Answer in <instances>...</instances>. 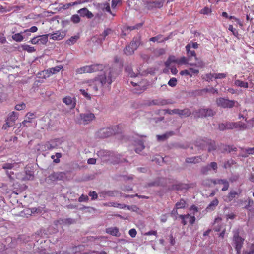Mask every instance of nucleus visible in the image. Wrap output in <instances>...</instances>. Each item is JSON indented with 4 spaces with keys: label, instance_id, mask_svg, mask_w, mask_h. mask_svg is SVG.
Masks as SVG:
<instances>
[{
    "label": "nucleus",
    "instance_id": "f257e3e1",
    "mask_svg": "<svg viewBox=\"0 0 254 254\" xmlns=\"http://www.w3.org/2000/svg\"><path fill=\"white\" fill-rule=\"evenodd\" d=\"M114 78L113 69L107 68L104 69L103 74L97 76L94 80L88 82L89 91L94 96H96L99 89L102 88H109Z\"/></svg>",
    "mask_w": 254,
    "mask_h": 254
},
{
    "label": "nucleus",
    "instance_id": "f03ea898",
    "mask_svg": "<svg viewBox=\"0 0 254 254\" xmlns=\"http://www.w3.org/2000/svg\"><path fill=\"white\" fill-rule=\"evenodd\" d=\"M121 133L122 129L121 126L117 125L116 126L99 129L96 132V136L99 138H106Z\"/></svg>",
    "mask_w": 254,
    "mask_h": 254
},
{
    "label": "nucleus",
    "instance_id": "7ed1b4c3",
    "mask_svg": "<svg viewBox=\"0 0 254 254\" xmlns=\"http://www.w3.org/2000/svg\"><path fill=\"white\" fill-rule=\"evenodd\" d=\"M195 145L202 150L207 148L208 152L215 150L217 149L214 141L207 138H198L195 141Z\"/></svg>",
    "mask_w": 254,
    "mask_h": 254
},
{
    "label": "nucleus",
    "instance_id": "20e7f679",
    "mask_svg": "<svg viewBox=\"0 0 254 254\" xmlns=\"http://www.w3.org/2000/svg\"><path fill=\"white\" fill-rule=\"evenodd\" d=\"M244 240V238L239 235V230L238 229L233 231L232 242L237 254H239L241 253Z\"/></svg>",
    "mask_w": 254,
    "mask_h": 254
},
{
    "label": "nucleus",
    "instance_id": "39448f33",
    "mask_svg": "<svg viewBox=\"0 0 254 254\" xmlns=\"http://www.w3.org/2000/svg\"><path fill=\"white\" fill-rule=\"evenodd\" d=\"M103 65L101 64H96L91 65H86L76 69V72L78 74L85 73H92L103 69Z\"/></svg>",
    "mask_w": 254,
    "mask_h": 254
},
{
    "label": "nucleus",
    "instance_id": "423d86ee",
    "mask_svg": "<svg viewBox=\"0 0 254 254\" xmlns=\"http://www.w3.org/2000/svg\"><path fill=\"white\" fill-rule=\"evenodd\" d=\"M18 116V114L14 111L9 113L6 120V123L3 125L2 128L3 129H7L8 127H12L17 120Z\"/></svg>",
    "mask_w": 254,
    "mask_h": 254
},
{
    "label": "nucleus",
    "instance_id": "0eeeda50",
    "mask_svg": "<svg viewBox=\"0 0 254 254\" xmlns=\"http://www.w3.org/2000/svg\"><path fill=\"white\" fill-rule=\"evenodd\" d=\"M216 103L219 107L224 108H232L235 106L237 102L225 98H220L217 99Z\"/></svg>",
    "mask_w": 254,
    "mask_h": 254
},
{
    "label": "nucleus",
    "instance_id": "6e6552de",
    "mask_svg": "<svg viewBox=\"0 0 254 254\" xmlns=\"http://www.w3.org/2000/svg\"><path fill=\"white\" fill-rule=\"evenodd\" d=\"M97 155L102 159H104L105 161L108 160L111 162H118L117 161L114 160L113 158L114 157V153L110 151L105 150H100L97 151Z\"/></svg>",
    "mask_w": 254,
    "mask_h": 254
},
{
    "label": "nucleus",
    "instance_id": "1a4fd4ad",
    "mask_svg": "<svg viewBox=\"0 0 254 254\" xmlns=\"http://www.w3.org/2000/svg\"><path fill=\"white\" fill-rule=\"evenodd\" d=\"M80 124H88L95 119V115L92 113H82L80 115Z\"/></svg>",
    "mask_w": 254,
    "mask_h": 254
},
{
    "label": "nucleus",
    "instance_id": "9d476101",
    "mask_svg": "<svg viewBox=\"0 0 254 254\" xmlns=\"http://www.w3.org/2000/svg\"><path fill=\"white\" fill-rule=\"evenodd\" d=\"M38 146L40 147V148L38 149V150H42V151L52 150L57 148L58 146L56 142L54 140L47 142L43 145L38 144Z\"/></svg>",
    "mask_w": 254,
    "mask_h": 254
},
{
    "label": "nucleus",
    "instance_id": "9b49d317",
    "mask_svg": "<svg viewBox=\"0 0 254 254\" xmlns=\"http://www.w3.org/2000/svg\"><path fill=\"white\" fill-rule=\"evenodd\" d=\"M179 218L181 219V223L184 226L187 224L186 219H189V223L191 225L194 224L195 222V217H194V215L190 216V214L188 213L187 214H180L179 215Z\"/></svg>",
    "mask_w": 254,
    "mask_h": 254
},
{
    "label": "nucleus",
    "instance_id": "f8f14e48",
    "mask_svg": "<svg viewBox=\"0 0 254 254\" xmlns=\"http://www.w3.org/2000/svg\"><path fill=\"white\" fill-rule=\"evenodd\" d=\"M65 174L63 172H56V173H52L49 176L48 179L52 182L62 180L64 178Z\"/></svg>",
    "mask_w": 254,
    "mask_h": 254
},
{
    "label": "nucleus",
    "instance_id": "ddd939ff",
    "mask_svg": "<svg viewBox=\"0 0 254 254\" xmlns=\"http://www.w3.org/2000/svg\"><path fill=\"white\" fill-rule=\"evenodd\" d=\"M164 3V0L150 1L147 2L146 7L148 9H151L153 8H161L163 7Z\"/></svg>",
    "mask_w": 254,
    "mask_h": 254
},
{
    "label": "nucleus",
    "instance_id": "4468645a",
    "mask_svg": "<svg viewBox=\"0 0 254 254\" xmlns=\"http://www.w3.org/2000/svg\"><path fill=\"white\" fill-rule=\"evenodd\" d=\"M63 102L68 106L70 109H73L76 106L75 98L70 96H66L62 100Z\"/></svg>",
    "mask_w": 254,
    "mask_h": 254
},
{
    "label": "nucleus",
    "instance_id": "2eb2a0df",
    "mask_svg": "<svg viewBox=\"0 0 254 254\" xmlns=\"http://www.w3.org/2000/svg\"><path fill=\"white\" fill-rule=\"evenodd\" d=\"M63 68V66L62 65H58L54 67L50 68L45 70V73L48 77H50V76L59 72Z\"/></svg>",
    "mask_w": 254,
    "mask_h": 254
},
{
    "label": "nucleus",
    "instance_id": "dca6fc26",
    "mask_svg": "<svg viewBox=\"0 0 254 254\" xmlns=\"http://www.w3.org/2000/svg\"><path fill=\"white\" fill-rule=\"evenodd\" d=\"M78 13L82 17H87L88 18H92L94 17L93 13L89 11L87 8H81L77 11Z\"/></svg>",
    "mask_w": 254,
    "mask_h": 254
},
{
    "label": "nucleus",
    "instance_id": "f3484780",
    "mask_svg": "<svg viewBox=\"0 0 254 254\" xmlns=\"http://www.w3.org/2000/svg\"><path fill=\"white\" fill-rule=\"evenodd\" d=\"M223 185L224 186L222 189V191H226L229 189L230 184L229 182L226 179H215V185Z\"/></svg>",
    "mask_w": 254,
    "mask_h": 254
},
{
    "label": "nucleus",
    "instance_id": "a211bd4d",
    "mask_svg": "<svg viewBox=\"0 0 254 254\" xmlns=\"http://www.w3.org/2000/svg\"><path fill=\"white\" fill-rule=\"evenodd\" d=\"M191 111L188 108L183 110L178 109L177 114L181 118L188 117L191 115Z\"/></svg>",
    "mask_w": 254,
    "mask_h": 254
},
{
    "label": "nucleus",
    "instance_id": "6ab92c4d",
    "mask_svg": "<svg viewBox=\"0 0 254 254\" xmlns=\"http://www.w3.org/2000/svg\"><path fill=\"white\" fill-rule=\"evenodd\" d=\"M106 232L114 236L119 237L121 235L118 228L117 227H110L106 229Z\"/></svg>",
    "mask_w": 254,
    "mask_h": 254
},
{
    "label": "nucleus",
    "instance_id": "aec40b11",
    "mask_svg": "<svg viewBox=\"0 0 254 254\" xmlns=\"http://www.w3.org/2000/svg\"><path fill=\"white\" fill-rule=\"evenodd\" d=\"M202 161L201 156H194L191 157H188L186 158V162L188 163H198Z\"/></svg>",
    "mask_w": 254,
    "mask_h": 254
},
{
    "label": "nucleus",
    "instance_id": "412c9836",
    "mask_svg": "<svg viewBox=\"0 0 254 254\" xmlns=\"http://www.w3.org/2000/svg\"><path fill=\"white\" fill-rule=\"evenodd\" d=\"M129 45L132 46L133 49L136 50L140 45V37H134Z\"/></svg>",
    "mask_w": 254,
    "mask_h": 254
},
{
    "label": "nucleus",
    "instance_id": "4be33fe9",
    "mask_svg": "<svg viewBox=\"0 0 254 254\" xmlns=\"http://www.w3.org/2000/svg\"><path fill=\"white\" fill-rule=\"evenodd\" d=\"M247 127V124L243 122L240 121L234 122V128H239L240 130H245Z\"/></svg>",
    "mask_w": 254,
    "mask_h": 254
},
{
    "label": "nucleus",
    "instance_id": "5701e85b",
    "mask_svg": "<svg viewBox=\"0 0 254 254\" xmlns=\"http://www.w3.org/2000/svg\"><path fill=\"white\" fill-rule=\"evenodd\" d=\"M64 37V33H61L59 31L54 32L50 36V38L54 40H60V39H63Z\"/></svg>",
    "mask_w": 254,
    "mask_h": 254
},
{
    "label": "nucleus",
    "instance_id": "b1692460",
    "mask_svg": "<svg viewBox=\"0 0 254 254\" xmlns=\"http://www.w3.org/2000/svg\"><path fill=\"white\" fill-rule=\"evenodd\" d=\"M191 44H188L186 46V50H187V55H188V58H190L192 57H194L196 60L197 58L196 56L195 52L194 50H190Z\"/></svg>",
    "mask_w": 254,
    "mask_h": 254
},
{
    "label": "nucleus",
    "instance_id": "393cba45",
    "mask_svg": "<svg viewBox=\"0 0 254 254\" xmlns=\"http://www.w3.org/2000/svg\"><path fill=\"white\" fill-rule=\"evenodd\" d=\"M49 34H43L38 36V44L40 45H46L48 42V36Z\"/></svg>",
    "mask_w": 254,
    "mask_h": 254
},
{
    "label": "nucleus",
    "instance_id": "a878e982",
    "mask_svg": "<svg viewBox=\"0 0 254 254\" xmlns=\"http://www.w3.org/2000/svg\"><path fill=\"white\" fill-rule=\"evenodd\" d=\"M219 204V200L217 198H215L213 200H212L209 204L207 206L206 210L208 211H212L215 209L216 207Z\"/></svg>",
    "mask_w": 254,
    "mask_h": 254
},
{
    "label": "nucleus",
    "instance_id": "bb28decb",
    "mask_svg": "<svg viewBox=\"0 0 254 254\" xmlns=\"http://www.w3.org/2000/svg\"><path fill=\"white\" fill-rule=\"evenodd\" d=\"M17 179L21 181L32 180L34 179V175L33 173L28 171V172H25V176L24 177H20L18 176Z\"/></svg>",
    "mask_w": 254,
    "mask_h": 254
},
{
    "label": "nucleus",
    "instance_id": "cd10ccee",
    "mask_svg": "<svg viewBox=\"0 0 254 254\" xmlns=\"http://www.w3.org/2000/svg\"><path fill=\"white\" fill-rule=\"evenodd\" d=\"M178 59L176 58L175 56H170L167 61L165 63L166 67H169L172 63H175L178 64Z\"/></svg>",
    "mask_w": 254,
    "mask_h": 254
},
{
    "label": "nucleus",
    "instance_id": "c85d7f7f",
    "mask_svg": "<svg viewBox=\"0 0 254 254\" xmlns=\"http://www.w3.org/2000/svg\"><path fill=\"white\" fill-rule=\"evenodd\" d=\"M188 187L187 185L183 184H178L173 185L170 188H169L170 190H182L183 189H187Z\"/></svg>",
    "mask_w": 254,
    "mask_h": 254
},
{
    "label": "nucleus",
    "instance_id": "c756f323",
    "mask_svg": "<svg viewBox=\"0 0 254 254\" xmlns=\"http://www.w3.org/2000/svg\"><path fill=\"white\" fill-rule=\"evenodd\" d=\"M22 33L23 32H21L20 33L14 34L11 36V38L13 40L16 42H21L24 39V37L22 34Z\"/></svg>",
    "mask_w": 254,
    "mask_h": 254
},
{
    "label": "nucleus",
    "instance_id": "7c9ffc66",
    "mask_svg": "<svg viewBox=\"0 0 254 254\" xmlns=\"http://www.w3.org/2000/svg\"><path fill=\"white\" fill-rule=\"evenodd\" d=\"M130 83L133 86H137V88L135 89L134 90V93L135 94H141L142 92H143L145 90V88L144 86L141 87L140 85H137V83L134 81H130Z\"/></svg>",
    "mask_w": 254,
    "mask_h": 254
},
{
    "label": "nucleus",
    "instance_id": "2f4dec72",
    "mask_svg": "<svg viewBox=\"0 0 254 254\" xmlns=\"http://www.w3.org/2000/svg\"><path fill=\"white\" fill-rule=\"evenodd\" d=\"M234 84L238 87L243 88H248V82H247V81H242V80H239V79H236L234 81Z\"/></svg>",
    "mask_w": 254,
    "mask_h": 254
},
{
    "label": "nucleus",
    "instance_id": "473e14b6",
    "mask_svg": "<svg viewBox=\"0 0 254 254\" xmlns=\"http://www.w3.org/2000/svg\"><path fill=\"white\" fill-rule=\"evenodd\" d=\"M142 26V23H140L136 24L135 26H127L125 28H124V30H123V33L124 35H126L127 33L125 31H131L132 30L134 29H138L140 28Z\"/></svg>",
    "mask_w": 254,
    "mask_h": 254
},
{
    "label": "nucleus",
    "instance_id": "72a5a7b5",
    "mask_svg": "<svg viewBox=\"0 0 254 254\" xmlns=\"http://www.w3.org/2000/svg\"><path fill=\"white\" fill-rule=\"evenodd\" d=\"M215 179H206L202 181V185L204 187H210L212 184L215 185Z\"/></svg>",
    "mask_w": 254,
    "mask_h": 254
},
{
    "label": "nucleus",
    "instance_id": "f704fd0d",
    "mask_svg": "<svg viewBox=\"0 0 254 254\" xmlns=\"http://www.w3.org/2000/svg\"><path fill=\"white\" fill-rule=\"evenodd\" d=\"M21 48L23 51L30 53L35 52L36 50L34 47L26 44L21 45Z\"/></svg>",
    "mask_w": 254,
    "mask_h": 254
},
{
    "label": "nucleus",
    "instance_id": "c9c22d12",
    "mask_svg": "<svg viewBox=\"0 0 254 254\" xmlns=\"http://www.w3.org/2000/svg\"><path fill=\"white\" fill-rule=\"evenodd\" d=\"M173 135V132H170L168 133H166L162 135H157V138L158 141H164L166 140L169 136H171Z\"/></svg>",
    "mask_w": 254,
    "mask_h": 254
},
{
    "label": "nucleus",
    "instance_id": "e433bc0d",
    "mask_svg": "<svg viewBox=\"0 0 254 254\" xmlns=\"http://www.w3.org/2000/svg\"><path fill=\"white\" fill-rule=\"evenodd\" d=\"M206 109H199L198 111L196 112L194 114L195 118L206 117Z\"/></svg>",
    "mask_w": 254,
    "mask_h": 254
},
{
    "label": "nucleus",
    "instance_id": "4c0bfd02",
    "mask_svg": "<svg viewBox=\"0 0 254 254\" xmlns=\"http://www.w3.org/2000/svg\"><path fill=\"white\" fill-rule=\"evenodd\" d=\"M18 165L17 163H5L2 166V168L4 169H14Z\"/></svg>",
    "mask_w": 254,
    "mask_h": 254
},
{
    "label": "nucleus",
    "instance_id": "58836bf2",
    "mask_svg": "<svg viewBox=\"0 0 254 254\" xmlns=\"http://www.w3.org/2000/svg\"><path fill=\"white\" fill-rule=\"evenodd\" d=\"M135 51V50L132 49V46L129 45L127 46L124 50L125 54L127 55H132Z\"/></svg>",
    "mask_w": 254,
    "mask_h": 254
},
{
    "label": "nucleus",
    "instance_id": "ea45409f",
    "mask_svg": "<svg viewBox=\"0 0 254 254\" xmlns=\"http://www.w3.org/2000/svg\"><path fill=\"white\" fill-rule=\"evenodd\" d=\"M79 38V36H73L67 40L66 42V43L68 45H73L77 41Z\"/></svg>",
    "mask_w": 254,
    "mask_h": 254
},
{
    "label": "nucleus",
    "instance_id": "a19ab883",
    "mask_svg": "<svg viewBox=\"0 0 254 254\" xmlns=\"http://www.w3.org/2000/svg\"><path fill=\"white\" fill-rule=\"evenodd\" d=\"M186 205V201L183 199H181L179 201L177 202L175 205V207L176 209H181L184 208L185 207V205Z\"/></svg>",
    "mask_w": 254,
    "mask_h": 254
},
{
    "label": "nucleus",
    "instance_id": "79ce46f5",
    "mask_svg": "<svg viewBox=\"0 0 254 254\" xmlns=\"http://www.w3.org/2000/svg\"><path fill=\"white\" fill-rule=\"evenodd\" d=\"M163 37V36L162 34H158L155 37H152L151 38L149 39V41L153 42H158V43H162V38Z\"/></svg>",
    "mask_w": 254,
    "mask_h": 254
},
{
    "label": "nucleus",
    "instance_id": "37998d69",
    "mask_svg": "<svg viewBox=\"0 0 254 254\" xmlns=\"http://www.w3.org/2000/svg\"><path fill=\"white\" fill-rule=\"evenodd\" d=\"M62 157V154L61 153H56L54 155L51 156V158L54 159V162L58 163L60 162V158Z\"/></svg>",
    "mask_w": 254,
    "mask_h": 254
},
{
    "label": "nucleus",
    "instance_id": "c03bdc74",
    "mask_svg": "<svg viewBox=\"0 0 254 254\" xmlns=\"http://www.w3.org/2000/svg\"><path fill=\"white\" fill-rule=\"evenodd\" d=\"M238 196V193L235 191H231L229 192L228 195H227V198L229 201L233 200L234 198L236 196Z\"/></svg>",
    "mask_w": 254,
    "mask_h": 254
},
{
    "label": "nucleus",
    "instance_id": "a18cd8bd",
    "mask_svg": "<svg viewBox=\"0 0 254 254\" xmlns=\"http://www.w3.org/2000/svg\"><path fill=\"white\" fill-rule=\"evenodd\" d=\"M210 170V166L207 165L201 167L200 172L201 174H208V172Z\"/></svg>",
    "mask_w": 254,
    "mask_h": 254
},
{
    "label": "nucleus",
    "instance_id": "49530a36",
    "mask_svg": "<svg viewBox=\"0 0 254 254\" xmlns=\"http://www.w3.org/2000/svg\"><path fill=\"white\" fill-rule=\"evenodd\" d=\"M113 31L110 28H107L105 29L102 33L101 34V36L103 37L104 39L108 35L111 34L113 33Z\"/></svg>",
    "mask_w": 254,
    "mask_h": 254
},
{
    "label": "nucleus",
    "instance_id": "de8ad7c7",
    "mask_svg": "<svg viewBox=\"0 0 254 254\" xmlns=\"http://www.w3.org/2000/svg\"><path fill=\"white\" fill-rule=\"evenodd\" d=\"M199 12L201 14L208 15L212 12V10L208 7H205L200 10Z\"/></svg>",
    "mask_w": 254,
    "mask_h": 254
},
{
    "label": "nucleus",
    "instance_id": "09e8293b",
    "mask_svg": "<svg viewBox=\"0 0 254 254\" xmlns=\"http://www.w3.org/2000/svg\"><path fill=\"white\" fill-rule=\"evenodd\" d=\"M168 84L169 86L172 87H174L177 85V79L175 77H172L170 79V80L168 81Z\"/></svg>",
    "mask_w": 254,
    "mask_h": 254
},
{
    "label": "nucleus",
    "instance_id": "8fccbe9b",
    "mask_svg": "<svg viewBox=\"0 0 254 254\" xmlns=\"http://www.w3.org/2000/svg\"><path fill=\"white\" fill-rule=\"evenodd\" d=\"M213 77H215L214 74L210 73L206 74L204 76H203V79H205L207 82H210V81H212Z\"/></svg>",
    "mask_w": 254,
    "mask_h": 254
},
{
    "label": "nucleus",
    "instance_id": "3c124183",
    "mask_svg": "<svg viewBox=\"0 0 254 254\" xmlns=\"http://www.w3.org/2000/svg\"><path fill=\"white\" fill-rule=\"evenodd\" d=\"M228 30L232 32V34L235 37H238L239 35L238 32L236 29L233 28V25L230 24L228 25Z\"/></svg>",
    "mask_w": 254,
    "mask_h": 254
},
{
    "label": "nucleus",
    "instance_id": "603ef678",
    "mask_svg": "<svg viewBox=\"0 0 254 254\" xmlns=\"http://www.w3.org/2000/svg\"><path fill=\"white\" fill-rule=\"evenodd\" d=\"M111 205H112V207H118V208H120L121 209L125 208L126 207L129 208V206L126 205L125 204L118 203L113 202H112Z\"/></svg>",
    "mask_w": 254,
    "mask_h": 254
},
{
    "label": "nucleus",
    "instance_id": "864d4df0",
    "mask_svg": "<svg viewBox=\"0 0 254 254\" xmlns=\"http://www.w3.org/2000/svg\"><path fill=\"white\" fill-rule=\"evenodd\" d=\"M88 91L84 89H80V92L87 99L91 100V94H89L87 92Z\"/></svg>",
    "mask_w": 254,
    "mask_h": 254
},
{
    "label": "nucleus",
    "instance_id": "5fc2aeb1",
    "mask_svg": "<svg viewBox=\"0 0 254 254\" xmlns=\"http://www.w3.org/2000/svg\"><path fill=\"white\" fill-rule=\"evenodd\" d=\"M80 18L78 15H73L71 17V20L74 23H78L80 21Z\"/></svg>",
    "mask_w": 254,
    "mask_h": 254
},
{
    "label": "nucleus",
    "instance_id": "6e6d98bb",
    "mask_svg": "<svg viewBox=\"0 0 254 254\" xmlns=\"http://www.w3.org/2000/svg\"><path fill=\"white\" fill-rule=\"evenodd\" d=\"M138 145L139 147L135 149V152L137 153H139L140 152H141L144 148V146L143 145V143L142 142L139 141Z\"/></svg>",
    "mask_w": 254,
    "mask_h": 254
},
{
    "label": "nucleus",
    "instance_id": "4d7b16f0",
    "mask_svg": "<svg viewBox=\"0 0 254 254\" xmlns=\"http://www.w3.org/2000/svg\"><path fill=\"white\" fill-rule=\"evenodd\" d=\"M26 105L24 103L17 104L15 106V109L18 111L23 110L25 108Z\"/></svg>",
    "mask_w": 254,
    "mask_h": 254
},
{
    "label": "nucleus",
    "instance_id": "13d9d810",
    "mask_svg": "<svg viewBox=\"0 0 254 254\" xmlns=\"http://www.w3.org/2000/svg\"><path fill=\"white\" fill-rule=\"evenodd\" d=\"M216 79H222L227 77V74L225 73H219L214 74Z\"/></svg>",
    "mask_w": 254,
    "mask_h": 254
},
{
    "label": "nucleus",
    "instance_id": "bf43d9fd",
    "mask_svg": "<svg viewBox=\"0 0 254 254\" xmlns=\"http://www.w3.org/2000/svg\"><path fill=\"white\" fill-rule=\"evenodd\" d=\"M210 169H212L214 171L216 172L218 169V165L217 163L215 162H211L209 164Z\"/></svg>",
    "mask_w": 254,
    "mask_h": 254
},
{
    "label": "nucleus",
    "instance_id": "052dcab7",
    "mask_svg": "<svg viewBox=\"0 0 254 254\" xmlns=\"http://www.w3.org/2000/svg\"><path fill=\"white\" fill-rule=\"evenodd\" d=\"M254 201L252 199H249L247 204L245 206L244 208L247 209L252 208L254 205Z\"/></svg>",
    "mask_w": 254,
    "mask_h": 254
},
{
    "label": "nucleus",
    "instance_id": "680f3d73",
    "mask_svg": "<svg viewBox=\"0 0 254 254\" xmlns=\"http://www.w3.org/2000/svg\"><path fill=\"white\" fill-rule=\"evenodd\" d=\"M187 64V58L184 56L178 59V64Z\"/></svg>",
    "mask_w": 254,
    "mask_h": 254
},
{
    "label": "nucleus",
    "instance_id": "e2e57ef3",
    "mask_svg": "<svg viewBox=\"0 0 254 254\" xmlns=\"http://www.w3.org/2000/svg\"><path fill=\"white\" fill-rule=\"evenodd\" d=\"M36 116L34 113L28 112L27 113L26 115V119L28 120H31L32 121V119H34L35 118Z\"/></svg>",
    "mask_w": 254,
    "mask_h": 254
},
{
    "label": "nucleus",
    "instance_id": "0e129e2a",
    "mask_svg": "<svg viewBox=\"0 0 254 254\" xmlns=\"http://www.w3.org/2000/svg\"><path fill=\"white\" fill-rule=\"evenodd\" d=\"M89 200V197L87 195L82 194L78 199V201L80 202L87 201Z\"/></svg>",
    "mask_w": 254,
    "mask_h": 254
},
{
    "label": "nucleus",
    "instance_id": "69168bd1",
    "mask_svg": "<svg viewBox=\"0 0 254 254\" xmlns=\"http://www.w3.org/2000/svg\"><path fill=\"white\" fill-rule=\"evenodd\" d=\"M246 254H254V242L251 244L249 247V250Z\"/></svg>",
    "mask_w": 254,
    "mask_h": 254
},
{
    "label": "nucleus",
    "instance_id": "338daca9",
    "mask_svg": "<svg viewBox=\"0 0 254 254\" xmlns=\"http://www.w3.org/2000/svg\"><path fill=\"white\" fill-rule=\"evenodd\" d=\"M229 145H221L220 146V149L222 153H228Z\"/></svg>",
    "mask_w": 254,
    "mask_h": 254
},
{
    "label": "nucleus",
    "instance_id": "774afa93",
    "mask_svg": "<svg viewBox=\"0 0 254 254\" xmlns=\"http://www.w3.org/2000/svg\"><path fill=\"white\" fill-rule=\"evenodd\" d=\"M89 195L90 196L92 197V200L98 199V194L95 191L90 192Z\"/></svg>",
    "mask_w": 254,
    "mask_h": 254
}]
</instances>
